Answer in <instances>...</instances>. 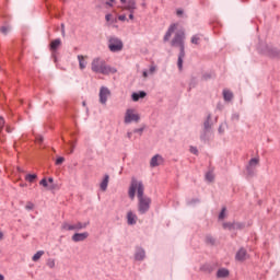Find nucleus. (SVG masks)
<instances>
[{
  "instance_id": "1",
  "label": "nucleus",
  "mask_w": 280,
  "mask_h": 280,
  "mask_svg": "<svg viewBox=\"0 0 280 280\" xmlns=\"http://www.w3.org/2000/svg\"><path fill=\"white\" fill-rule=\"evenodd\" d=\"M145 187L143 182L138 180L137 178L131 179V184L128 190L129 198L135 200V196H138V211L143 215L150 211V206L152 205V199L148 196H144Z\"/></svg>"
},
{
  "instance_id": "2",
  "label": "nucleus",
  "mask_w": 280,
  "mask_h": 280,
  "mask_svg": "<svg viewBox=\"0 0 280 280\" xmlns=\"http://www.w3.org/2000/svg\"><path fill=\"white\" fill-rule=\"evenodd\" d=\"M185 31L179 30L175 33L173 39L171 40V47H178L179 55L177 60V67L179 71H183V60L185 59Z\"/></svg>"
},
{
  "instance_id": "3",
  "label": "nucleus",
  "mask_w": 280,
  "mask_h": 280,
  "mask_svg": "<svg viewBox=\"0 0 280 280\" xmlns=\"http://www.w3.org/2000/svg\"><path fill=\"white\" fill-rule=\"evenodd\" d=\"M93 73H101L102 75H110V73H117V69L108 66L106 60L102 58H94L91 63Z\"/></svg>"
},
{
  "instance_id": "4",
  "label": "nucleus",
  "mask_w": 280,
  "mask_h": 280,
  "mask_svg": "<svg viewBox=\"0 0 280 280\" xmlns=\"http://www.w3.org/2000/svg\"><path fill=\"white\" fill-rule=\"evenodd\" d=\"M89 226V222H75V223H69L63 222L61 224L62 231H82V229H86Z\"/></svg>"
},
{
  "instance_id": "5",
  "label": "nucleus",
  "mask_w": 280,
  "mask_h": 280,
  "mask_svg": "<svg viewBox=\"0 0 280 280\" xmlns=\"http://www.w3.org/2000/svg\"><path fill=\"white\" fill-rule=\"evenodd\" d=\"M108 49L113 54H117V51H121L124 49V42L118 37H109L108 38Z\"/></svg>"
},
{
  "instance_id": "6",
  "label": "nucleus",
  "mask_w": 280,
  "mask_h": 280,
  "mask_svg": "<svg viewBox=\"0 0 280 280\" xmlns=\"http://www.w3.org/2000/svg\"><path fill=\"white\" fill-rule=\"evenodd\" d=\"M141 119V116H139V113H137V109L135 108H128L125 113V124H132V121H139Z\"/></svg>"
},
{
  "instance_id": "7",
  "label": "nucleus",
  "mask_w": 280,
  "mask_h": 280,
  "mask_svg": "<svg viewBox=\"0 0 280 280\" xmlns=\"http://www.w3.org/2000/svg\"><path fill=\"white\" fill-rule=\"evenodd\" d=\"M211 136V115H208L206 121L203 122V130L201 133L202 141H207Z\"/></svg>"
},
{
  "instance_id": "8",
  "label": "nucleus",
  "mask_w": 280,
  "mask_h": 280,
  "mask_svg": "<svg viewBox=\"0 0 280 280\" xmlns=\"http://www.w3.org/2000/svg\"><path fill=\"white\" fill-rule=\"evenodd\" d=\"M109 96H110V90L106 86H101L100 94H98L100 103L103 105H106Z\"/></svg>"
},
{
  "instance_id": "9",
  "label": "nucleus",
  "mask_w": 280,
  "mask_h": 280,
  "mask_svg": "<svg viewBox=\"0 0 280 280\" xmlns=\"http://www.w3.org/2000/svg\"><path fill=\"white\" fill-rule=\"evenodd\" d=\"M249 258L248 256V252L246 250V248L241 247L236 254H235V260L238 262H244Z\"/></svg>"
},
{
  "instance_id": "10",
  "label": "nucleus",
  "mask_w": 280,
  "mask_h": 280,
  "mask_svg": "<svg viewBox=\"0 0 280 280\" xmlns=\"http://www.w3.org/2000/svg\"><path fill=\"white\" fill-rule=\"evenodd\" d=\"M120 3H122L124 10H127L128 12H135V10H137L136 0H120Z\"/></svg>"
},
{
  "instance_id": "11",
  "label": "nucleus",
  "mask_w": 280,
  "mask_h": 280,
  "mask_svg": "<svg viewBox=\"0 0 280 280\" xmlns=\"http://www.w3.org/2000/svg\"><path fill=\"white\" fill-rule=\"evenodd\" d=\"M178 30V24L177 23H173L168 26L164 37H163V40L164 43H167L171 38H172V34H174V32Z\"/></svg>"
},
{
  "instance_id": "12",
  "label": "nucleus",
  "mask_w": 280,
  "mask_h": 280,
  "mask_svg": "<svg viewBox=\"0 0 280 280\" xmlns=\"http://www.w3.org/2000/svg\"><path fill=\"white\" fill-rule=\"evenodd\" d=\"M165 160L161 156V154H155L150 161V167H159V165H163Z\"/></svg>"
},
{
  "instance_id": "13",
  "label": "nucleus",
  "mask_w": 280,
  "mask_h": 280,
  "mask_svg": "<svg viewBox=\"0 0 280 280\" xmlns=\"http://www.w3.org/2000/svg\"><path fill=\"white\" fill-rule=\"evenodd\" d=\"M89 238V232L83 233H74L72 235V242H84V240Z\"/></svg>"
},
{
  "instance_id": "14",
  "label": "nucleus",
  "mask_w": 280,
  "mask_h": 280,
  "mask_svg": "<svg viewBox=\"0 0 280 280\" xmlns=\"http://www.w3.org/2000/svg\"><path fill=\"white\" fill-rule=\"evenodd\" d=\"M137 220H139V218L137 217V214L135 212H132L131 210L127 212V223L130 226L137 224Z\"/></svg>"
},
{
  "instance_id": "15",
  "label": "nucleus",
  "mask_w": 280,
  "mask_h": 280,
  "mask_svg": "<svg viewBox=\"0 0 280 280\" xmlns=\"http://www.w3.org/2000/svg\"><path fill=\"white\" fill-rule=\"evenodd\" d=\"M135 259L137 261H143V259H145V250L141 247H138L136 249Z\"/></svg>"
},
{
  "instance_id": "16",
  "label": "nucleus",
  "mask_w": 280,
  "mask_h": 280,
  "mask_svg": "<svg viewBox=\"0 0 280 280\" xmlns=\"http://www.w3.org/2000/svg\"><path fill=\"white\" fill-rule=\"evenodd\" d=\"M147 93L143 91L140 92H135L131 95V100L132 102H139V100H143V97H145Z\"/></svg>"
},
{
  "instance_id": "17",
  "label": "nucleus",
  "mask_w": 280,
  "mask_h": 280,
  "mask_svg": "<svg viewBox=\"0 0 280 280\" xmlns=\"http://www.w3.org/2000/svg\"><path fill=\"white\" fill-rule=\"evenodd\" d=\"M108 180H110V176L104 175V178L100 184V187H101L102 191H106V189H108Z\"/></svg>"
},
{
  "instance_id": "18",
  "label": "nucleus",
  "mask_w": 280,
  "mask_h": 280,
  "mask_svg": "<svg viewBox=\"0 0 280 280\" xmlns=\"http://www.w3.org/2000/svg\"><path fill=\"white\" fill-rule=\"evenodd\" d=\"M230 271L229 269H218L217 278L218 279H226L229 278Z\"/></svg>"
},
{
  "instance_id": "19",
  "label": "nucleus",
  "mask_w": 280,
  "mask_h": 280,
  "mask_svg": "<svg viewBox=\"0 0 280 280\" xmlns=\"http://www.w3.org/2000/svg\"><path fill=\"white\" fill-rule=\"evenodd\" d=\"M259 164V159L258 158H253L249 161V164L247 166L248 173H252L253 168H255Z\"/></svg>"
},
{
  "instance_id": "20",
  "label": "nucleus",
  "mask_w": 280,
  "mask_h": 280,
  "mask_svg": "<svg viewBox=\"0 0 280 280\" xmlns=\"http://www.w3.org/2000/svg\"><path fill=\"white\" fill-rule=\"evenodd\" d=\"M223 97L225 102H231L233 101V92L229 89L223 90Z\"/></svg>"
},
{
  "instance_id": "21",
  "label": "nucleus",
  "mask_w": 280,
  "mask_h": 280,
  "mask_svg": "<svg viewBox=\"0 0 280 280\" xmlns=\"http://www.w3.org/2000/svg\"><path fill=\"white\" fill-rule=\"evenodd\" d=\"M105 20L109 25H115V23H117V16H114L110 13L105 15Z\"/></svg>"
},
{
  "instance_id": "22",
  "label": "nucleus",
  "mask_w": 280,
  "mask_h": 280,
  "mask_svg": "<svg viewBox=\"0 0 280 280\" xmlns=\"http://www.w3.org/2000/svg\"><path fill=\"white\" fill-rule=\"evenodd\" d=\"M61 44H62V42L60 40V38H57V39L52 40L50 43V50L56 51V49H58Z\"/></svg>"
},
{
  "instance_id": "23",
  "label": "nucleus",
  "mask_w": 280,
  "mask_h": 280,
  "mask_svg": "<svg viewBox=\"0 0 280 280\" xmlns=\"http://www.w3.org/2000/svg\"><path fill=\"white\" fill-rule=\"evenodd\" d=\"M78 60H79V67H80V69H81V70L86 69V59H85V57L82 56V55H79V56H78Z\"/></svg>"
},
{
  "instance_id": "24",
  "label": "nucleus",
  "mask_w": 280,
  "mask_h": 280,
  "mask_svg": "<svg viewBox=\"0 0 280 280\" xmlns=\"http://www.w3.org/2000/svg\"><path fill=\"white\" fill-rule=\"evenodd\" d=\"M244 228H246V224L243 222H233V231L244 230Z\"/></svg>"
},
{
  "instance_id": "25",
  "label": "nucleus",
  "mask_w": 280,
  "mask_h": 280,
  "mask_svg": "<svg viewBox=\"0 0 280 280\" xmlns=\"http://www.w3.org/2000/svg\"><path fill=\"white\" fill-rule=\"evenodd\" d=\"M36 178H38V175H36V174H27L25 176L26 183H34L36 180Z\"/></svg>"
},
{
  "instance_id": "26",
  "label": "nucleus",
  "mask_w": 280,
  "mask_h": 280,
  "mask_svg": "<svg viewBox=\"0 0 280 280\" xmlns=\"http://www.w3.org/2000/svg\"><path fill=\"white\" fill-rule=\"evenodd\" d=\"M192 45H200V35H194L190 39Z\"/></svg>"
},
{
  "instance_id": "27",
  "label": "nucleus",
  "mask_w": 280,
  "mask_h": 280,
  "mask_svg": "<svg viewBox=\"0 0 280 280\" xmlns=\"http://www.w3.org/2000/svg\"><path fill=\"white\" fill-rule=\"evenodd\" d=\"M43 255H45L44 250H39L37 252L34 256H33V261H38V259H40V257H43Z\"/></svg>"
},
{
  "instance_id": "28",
  "label": "nucleus",
  "mask_w": 280,
  "mask_h": 280,
  "mask_svg": "<svg viewBox=\"0 0 280 280\" xmlns=\"http://www.w3.org/2000/svg\"><path fill=\"white\" fill-rule=\"evenodd\" d=\"M223 229L228 231H233V222H223Z\"/></svg>"
},
{
  "instance_id": "29",
  "label": "nucleus",
  "mask_w": 280,
  "mask_h": 280,
  "mask_svg": "<svg viewBox=\"0 0 280 280\" xmlns=\"http://www.w3.org/2000/svg\"><path fill=\"white\" fill-rule=\"evenodd\" d=\"M226 218V208H222V211L219 213V220H224Z\"/></svg>"
},
{
  "instance_id": "30",
  "label": "nucleus",
  "mask_w": 280,
  "mask_h": 280,
  "mask_svg": "<svg viewBox=\"0 0 280 280\" xmlns=\"http://www.w3.org/2000/svg\"><path fill=\"white\" fill-rule=\"evenodd\" d=\"M47 266H48V268H55L56 267V260H54V259H48L47 260Z\"/></svg>"
},
{
  "instance_id": "31",
  "label": "nucleus",
  "mask_w": 280,
  "mask_h": 280,
  "mask_svg": "<svg viewBox=\"0 0 280 280\" xmlns=\"http://www.w3.org/2000/svg\"><path fill=\"white\" fill-rule=\"evenodd\" d=\"M25 210H26V211H32V210H34V203L31 202V201H28V202L26 203V206H25Z\"/></svg>"
},
{
  "instance_id": "32",
  "label": "nucleus",
  "mask_w": 280,
  "mask_h": 280,
  "mask_svg": "<svg viewBox=\"0 0 280 280\" xmlns=\"http://www.w3.org/2000/svg\"><path fill=\"white\" fill-rule=\"evenodd\" d=\"M0 32H2L5 35H8V33L10 32V26H2L0 27Z\"/></svg>"
},
{
  "instance_id": "33",
  "label": "nucleus",
  "mask_w": 280,
  "mask_h": 280,
  "mask_svg": "<svg viewBox=\"0 0 280 280\" xmlns=\"http://www.w3.org/2000/svg\"><path fill=\"white\" fill-rule=\"evenodd\" d=\"M115 3H117L116 0H107V1L105 2V5H108V8H113V5H115Z\"/></svg>"
},
{
  "instance_id": "34",
  "label": "nucleus",
  "mask_w": 280,
  "mask_h": 280,
  "mask_svg": "<svg viewBox=\"0 0 280 280\" xmlns=\"http://www.w3.org/2000/svg\"><path fill=\"white\" fill-rule=\"evenodd\" d=\"M63 163H65V158L62 156L57 158L56 165H62Z\"/></svg>"
},
{
  "instance_id": "35",
  "label": "nucleus",
  "mask_w": 280,
  "mask_h": 280,
  "mask_svg": "<svg viewBox=\"0 0 280 280\" xmlns=\"http://www.w3.org/2000/svg\"><path fill=\"white\" fill-rule=\"evenodd\" d=\"M39 185H42V187H49V184L47 182L46 178H43L40 182H39Z\"/></svg>"
},
{
  "instance_id": "36",
  "label": "nucleus",
  "mask_w": 280,
  "mask_h": 280,
  "mask_svg": "<svg viewBox=\"0 0 280 280\" xmlns=\"http://www.w3.org/2000/svg\"><path fill=\"white\" fill-rule=\"evenodd\" d=\"M156 72V66H150L149 73L150 75H153V73Z\"/></svg>"
},
{
  "instance_id": "37",
  "label": "nucleus",
  "mask_w": 280,
  "mask_h": 280,
  "mask_svg": "<svg viewBox=\"0 0 280 280\" xmlns=\"http://www.w3.org/2000/svg\"><path fill=\"white\" fill-rule=\"evenodd\" d=\"M4 126H5V120L3 119V117L0 116V132L1 130H3Z\"/></svg>"
},
{
  "instance_id": "38",
  "label": "nucleus",
  "mask_w": 280,
  "mask_h": 280,
  "mask_svg": "<svg viewBox=\"0 0 280 280\" xmlns=\"http://www.w3.org/2000/svg\"><path fill=\"white\" fill-rule=\"evenodd\" d=\"M176 14L177 16H183L185 14V11L183 9H177Z\"/></svg>"
},
{
  "instance_id": "39",
  "label": "nucleus",
  "mask_w": 280,
  "mask_h": 280,
  "mask_svg": "<svg viewBox=\"0 0 280 280\" xmlns=\"http://www.w3.org/2000/svg\"><path fill=\"white\" fill-rule=\"evenodd\" d=\"M35 139H36V143H43L44 141L42 136H37Z\"/></svg>"
},
{
  "instance_id": "40",
  "label": "nucleus",
  "mask_w": 280,
  "mask_h": 280,
  "mask_svg": "<svg viewBox=\"0 0 280 280\" xmlns=\"http://www.w3.org/2000/svg\"><path fill=\"white\" fill-rule=\"evenodd\" d=\"M191 154H198V149L195 147H190Z\"/></svg>"
},
{
  "instance_id": "41",
  "label": "nucleus",
  "mask_w": 280,
  "mask_h": 280,
  "mask_svg": "<svg viewBox=\"0 0 280 280\" xmlns=\"http://www.w3.org/2000/svg\"><path fill=\"white\" fill-rule=\"evenodd\" d=\"M117 21H126V15H119L118 18H117Z\"/></svg>"
},
{
  "instance_id": "42",
  "label": "nucleus",
  "mask_w": 280,
  "mask_h": 280,
  "mask_svg": "<svg viewBox=\"0 0 280 280\" xmlns=\"http://www.w3.org/2000/svg\"><path fill=\"white\" fill-rule=\"evenodd\" d=\"M206 179H207V180H211V172H208V173L206 174Z\"/></svg>"
},
{
  "instance_id": "43",
  "label": "nucleus",
  "mask_w": 280,
  "mask_h": 280,
  "mask_svg": "<svg viewBox=\"0 0 280 280\" xmlns=\"http://www.w3.org/2000/svg\"><path fill=\"white\" fill-rule=\"evenodd\" d=\"M129 19H130V21H133V20H135V12H130Z\"/></svg>"
},
{
  "instance_id": "44",
  "label": "nucleus",
  "mask_w": 280,
  "mask_h": 280,
  "mask_svg": "<svg viewBox=\"0 0 280 280\" xmlns=\"http://www.w3.org/2000/svg\"><path fill=\"white\" fill-rule=\"evenodd\" d=\"M142 77H143V78H148V70H143Z\"/></svg>"
},
{
  "instance_id": "45",
  "label": "nucleus",
  "mask_w": 280,
  "mask_h": 280,
  "mask_svg": "<svg viewBox=\"0 0 280 280\" xmlns=\"http://www.w3.org/2000/svg\"><path fill=\"white\" fill-rule=\"evenodd\" d=\"M128 139H132V131L127 132Z\"/></svg>"
},
{
  "instance_id": "46",
  "label": "nucleus",
  "mask_w": 280,
  "mask_h": 280,
  "mask_svg": "<svg viewBox=\"0 0 280 280\" xmlns=\"http://www.w3.org/2000/svg\"><path fill=\"white\" fill-rule=\"evenodd\" d=\"M133 132H143V128H140V129H135Z\"/></svg>"
},
{
  "instance_id": "47",
  "label": "nucleus",
  "mask_w": 280,
  "mask_h": 280,
  "mask_svg": "<svg viewBox=\"0 0 280 280\" xmlns=\"http://www.w3.org/2000/svg\"><path fill=\"white\" fill-rule=\"evenodd\" d=\"M48 183H50V185L54 183V178L52 177H49L48 178Z\"/></svg>"
},
{
  "instance_id": "48",
  "label": "nucleus",
  "mask_w": 280,
  "mask_h": 280,
  "mask_svg": "<svg viewBox=\"0 0 280 280\" xmlns=\"http://www.w3.org/2000/svg\"><path fill=\"white\" fill-rule=\"evenodd\" d=\"M219 131H220L221 133H223V132H224V128H222V126H220V127H219Z\"/></svg>"
},
{
  "instance_id": "49",
  "label": "nucleus",
  "mask_w": 280,
  "mask_h": 280,
  "mask_svg": "<svg viewBox=\"0 0 280 280\" xmlns=\"http://www.w3.org/2000/svg\"><path fill=\"white\" fill-rule=\"evenodd\" d=\"M0 280H5V277H3V275L0 273Z\"/></svg>"
},
{
  "instance_id": "50",
  "label": "nucleus",
  "mask_w": 280,
  "mask_h": 280,
  "mask_svg": "<svg viewBox=\"0 0 280 280\" xmlns=\"http://www.w3.org/2000/svg\"><path fill=\"white\" fill-rule=\"evenodd\" d=\"M18 171H19V172H22V173L25 172V171H23V168H21V167H18Z\"/></svg>"
},
{
  "instance_id": "51",
  "label": "nucleus",
  "mask_w": 280,
  "mask_h": 280,
  "mask_svg": "<svg viewBox=\"0 0 280 280\" xmlns=\"http://www.w3.org/2000/svg\"><path fill=\"white\" fill-rule=\"evenodd\" d=\"M0 240H3V233L0 232Z\"/></svg>"
},
{
  "instance_id": "52",
  "label": "nucleus",
  "mask_w": 280,
  "mask_h": 280,
  "mask_svg": "<svg viewBox=\"0 0 280 280\" xmlns=\"http://www.w3.org/2000/svg\"><path fill=\"white\" fill-rule=\"evenodd\" d=\"M141 5H142V8H145V2H143Z\"/></svg>"
},
{
  "instance_id": "53",
  "label": "nucleus",
  "mask_w": 280,
  "mask_h": 280,
  "mask_svg": "<svg viewBox=\"0 0 280 280\" xmlns=\"http://www.w3.org/2000/svg\"><path fill=\"white\" fill-rule=\"evenodd\" d=\"M20 187H25V184H21Z\"/></svg>"
},
{
  "instance_id": "54",
  "label": "nucleus",
  "mask_w": 280,
  "mask_h": 280,
  "mask_svg": "<svg viewBox=\"0 0 280 280\" xmlns=\"http://www.w3.org/2000/svg\"><path fill=\"white\" fill-rule=\"evenodd\" d=\"M48 189H54V186H49Z\"/></svg>"
},
{
  "instance_id": "55",
  "label": "nucleus",
  "mask_w": 280,
  "mask_h": 280,
  "mask_svg": "<svg viewBox=\"0 0 280 280\" xmlns=\"http://www.w3.org/2000/svg\"><path fill=\"white\" fill-rule=\"evenodd\" d=\"M83 106H86V102H83Z\"/></svg>"
},
{
  "instance_id": "56",
  "label": "nucleus",
  "mask_w": 280,
  "mask_h": 280,
  "mask_svg": "<svg viewBox=\"0 0 280 280\" xmlns=\"http://www.w3.org/2000/svg\"><path fill=\"white\" fill-rule=\"evenodd\" d=\"M71 153H73V147H72V149H71V151H70Z\"/></svg>"
}]
</instances>
